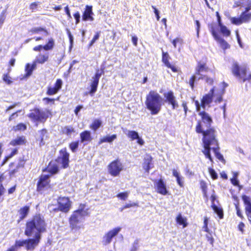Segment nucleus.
<instances>
[{
	"mask_svg": "<svg viewBox=\"0 0 251 251\" xmlns=\"http://www.w3.org/2000/svg\"><path fill=\"white\" fill-rule=\"evenodd\" d=\"M196 129L197 133L202 134V141L203 149L202 150V152L205 157L211 163H213V159L211 154V151L212 150L217 159L222 162L225 161L223 155L219 151L220 147L216 138V130L213 128L203 130L200 122L198 123Z\"/></svg>",
	"mask_w": 251,
	"mask_h": 251,
	"instance_id": "f257e3e1",
	"label": "nucleus"
},
{
	"mask_svg": "<svg viewBox=\"0 0 251 251\" xmlns=\"http://www.w3.org/2000/svg\"><path fill=\"white\" fill-rule=\"evenodd\" d=\"M47 224L43 216L38 214L28 219L25 224L24 233L27 237L33 236L39 243L42 234L46 231Z\"/></svg>",
	"mask_w": 251,
	"mask_h": 251,
	"instance_id": "f03ea898",
	"label": "nucleus"
},
{
	"mask_svg": "<svg viewBox=\"0 0 251 251\" xmlns=\"http://www.w3.org/2000/svg\"><path fill=\"white\" fill-rule=\"evenodd\" d=\"M147 109L151 115H157L161 111L163 105V98L156 91L151 90L147 95L145 100Z\"/></svg>",
	"mask_w": 251,
	"mask_h": 251,
	"instance_id": "7ed1b4c3",
	"label": "nucleus"
},
{
	"mask_svg": "<svg viewBox=\"0 0 251 251\" xmlns=\"http://www.w3.org/2000/svg\"><path fill=\"white\" fill-rule=\"evenodd\" d=\"M221 84L222 89L219 92L215 94V87H213L207 94L202 97L201 100V106L204 110L205 109L207 106L209 107L210 106L209 104L213 101L214 97H216L214 100L215 102L220 103L223 100V96L225 93L226 88L228 86V84L224 81Z\"/></svg>",
	"mask_w": 251,
	"mask_h": 251,
	"instance_id": "20e7f679",
	"label": "nucleus"
},
{
	"mask_svg": "<svg viewBox=\"0 0 251 251\" xmlns=\"http://www.w3.org/2000/svg\"><path fill=\"white\" fill-rule=\"evenodd\" d=\"M231 70L233 75L242 79L243 82H248L249 86L246 84L245 87L247 91L251 88V74L247 76V68L245 65L240 66L237 61L233 60Z\"/></svg>",
	"mask_w": 251,
	"mask_h": 251,
	"instance_id": "39448f33",
	"label": "nucleus"
},
{
	"mask_svg": "<svg viewBox=\"0 0 251 251\" xmlns=\"http://www.w3.org/2000/svg\"><path fill=\"white\" fill-rule=\"evenodd\" d=\"M84 212L83 208H79L73 213L69 219L70 227L74 233H77L80 228L79 224L83 219Z\"/></svg>",
	"mask_w": 251,
	"mask_h": 251,
	"instance_id": "423d86ee",
	"label": "nucleus"
},
{
	"mask_svg": "<svg viewBox=\"0 0 251 251\" xmlns=\"http://www.w3.org/2000/svg\"><path fill=\"white\" fill-rule=\"evenodd\" d=\"M105 68V62H103L100 65V69L96 70L94 75L92 77L90 84V90L89 91V94L91 96H93L97 91L100 79L101 76L104 74Z\"/></svg>",
	"mask_w": 251,
	"mask_h": 251,
	"instance_id": "0eeeda50",
	"label": "nucleus"
},
{
	"mask_svg": "<svg viewBox=\"0 0 251 251\" xmlns=\"http://www.w3.org/2000/svg\"><path fill=\"white\" fill-rule=\"evenodd\" d=\"M38 244L39 243L32 238L27 239L16 240L15 244L11 247H13L14 251H16L17 250L23 247H25L28 251H33Z\"/></svg>",
	"mask_w": 251,
	"mask_h": 251,
	"instance_id": "6e6552de",
	"label": "nucleus"
},
{
	"mask_svg": "<svg viewBox=\"0 0 251 251\" xmlns=\"http://www.w3.org/2000/svg\"><path fill=\"white\" fill-rule=\"evenodd\" d=\"M50 111L46 109L43 110L38 108H35L33 111L28 114V117L34 121L45 122L50 115Z\"/></svg>",
	"mask_w": 251,
	"mask_h": 251,
	"instance_id": "1a4fd4ad",
	"label": "nucleus"
},
{
	"mask_svg": "<svg viewBox=\"0 0 251 251\" xmlns=\"http://www.w3.org/2000/svg\"><path fill=\"white\" fill-rule=\"evenodd\" d=\"M58 207L55 208V211H59L63 213H68L71 208L72 202L68 197H59L57 200Z\"/></svg>",
	"mask_w": 251,
	"mask_h": 251,
	"instance_id": "9d476101",
	"label": "nucleus"
},
{
	"mask_svg": "<svg viewBox=\"0 0 251 251\" xmlns=\"http://www.w3.org/2000/svg\"><path fill=\"white\" fill-rule=\"evenodd\" d=\"M122 228L118 226L106 232L102 238V244L103 245L110 244L113 239L115 238L121 231Z\"/></svg>",
	"mask_w": 251,
	"mask_h": 251,
	"instance_id": "9b49d317",
	"label": "nucleus"
},
{
	"mask_svg": "<svg viewBox=\"0 0 251 251\" xmlns=\"http://www.w3.org/2000/svg\"><path fill=\"white\" fill-rule=\"evenodd\" d=\"M122 169V164L118 160H114L108 166V172L113 176H118Z\"/></svg>",
	"mask_w": 251,
	"mask_h": 251,
	"instance_id": "f8f14e48",
	"label": "nucleus"
},
{
	"mask_svg": "<svg viewBox=\"0 0 251 251\" xmlns=\"http://www.w3.org/2000/svg\"><path fill=\"white\" fill-rule=\"evenodd\" d=\"M209 30L213 37L219 43L222 49L225 50L229 48V44L224 39L221 38L213 25H211L209 26Z\"/></svg>",
	"mask_w": 251,
	"mask_h": 251,
	"instance_id": "ddd939ff",
	"label": "nucleus"
},
{
	"mask_svg": "<svg viewBox=\"0 0 251 251\" xmlns=\"http://www.w3.org/2000/svg\"><path fill=\"white\" fill-rule=\"evenodd\" d=\"M165 101L172 105L173 109H176L178 107V102L176 100L174 92L170 90L164 93Z\"/></svg>",
	"mask_w": 251,
	"mask_h": 251,
	"instance_id": "4468645a",
	"label": "nucleus"
},
{
	"mask_svg": "<svg viewBox=\"0 0 251 251\" xmlns=\"http://www.w3.org/2000/svg\"><path fill=\"white\" fill-rule=\"evenodd\" d=\"M154 186L158 193L164 196L168 194L169 191L167 190L166 182L162 178L154 182Z\"/></svg>",
	"mask_w": 251,
	"mask_h": 251,
	"instance_id": "2eb2a0df",
	"label": "nucleus"
},
{
	"mask_svg": "<svg viewBox=\"0 0 251 251\" xmlns=\"http://www.w3.org/2000/svg\"><path fill=\"white\" fill-rule=\"evenodd\" d=\"M94 15L93 6L92 5H86L82 12V20L84 22H92L94 20Z\"/></svg>",
	"mask_w": 251,
	"mask_h": 251,
	"instance_id": "dca6fc26",
	"label": "nucleus"
},
{
	"mask_svg": "<svg viewBox=\"0 0 251 251\" xmlns=\"http://www.w3.org/2000/svg\"><path fill=\"white\" fill-rule=\"evenodd\" d=\"M50 176L49 175H42L37 184V191L41 192L43 191L50 183L49 179Z\"/></svg>",
	"mask_w": 251,
	"mask_h": 251,
	"instance_id": "f3484780",
	"label": "nucleus"
},
{
	"mask_svg": "<svg viewBox=\"0 0 251 251\" xmlns=\"http://www.w3.org/2000/svg\"><path fill=\"white\" fill-rule=\"evenodd\" d=\"M59 152L60 156L58 157V160L61 161L63 168H67L69 166L70 154L66 148L61 150Z\"/></svg>",
	"mask_w": 251,
	"mask_h": 251,
	"instance_id": "a211bd4d",
	"label": "nucleus"
},
{
	"mask_svg": "<svg viewBox=\"0 0 251 251\" xmlns=\"http://www.w3.org/2000/svg\"><path fill=\"white\" fill-rule=\"evenodd\" d=\"M199 115L201 117L202 123L208 129L210 128L213 123V120L211 116L204 110L200 111ZM214 129V128H213ZM207 130V129H206Z\"/></svg>",
	"mask_w": 251,
	"mask_h": 251,
	"instance_id": "6ab92c4d",
	"label": "nucleus"
},
{
	"mask_svg": "<svg viewBox=\"0 0 251 251\" xmlns=\"http://www.w3.org/2000/svg\"><path fill=\"white\" fill-rule=\"evenodd\" d=\"M229 19L232 25H240L243 23H248L250 22L241 13L239 17L229 16Z\"/></svg>",
	"mask_w": 251,
	"mask_h": 251,
	"instance_id": "aec40b11",
	"label": "nucleus"
},
{
	"mask_svg": "<svg viewBox=\"0 0 251 251\" xmlns=\"http://www.w3.org/2000/svg\"><path fill=\"white\" fill-rule=\"evenodd\" d=\"M152 157L150 155H146L144 159L143 168L146 172L149 173L151 169L153 167Z\"/></svg>",
	"mask_w": 251,
	"mask_h": 251,
	"instance_id": "412c9836",
	"label": "nucleus"
},
{
	"mask_svg": "<svg viewBox=\"0 0 251 251\" xmlns=\"http://www.w3.org/2000/svg\"><path fill=\"white\" fill-rule=\"evenodd\" d=\"M48 131L46 129L44 128L38 131V140L40 141L39 145L40 147L45 144V141L48 140L49 138Z\"/></svg>",
	"mask_w": 251,
	"mask_h": 251,
	"instance_id": "4be33fe9",
	"label": "nucleus"
},
{
	"mask_svg": "<svg viewBox=\"0 0 251 251\" xmlns=\"http://www.w3.org/2000/svg\"><path fill=\"white\" fill-rule=\"evenodd\" d=\"M80 142L87 144L88 142L92 140L91 132L89 130H85L80 133Z\"/></svg>",
	"mask_w": 251,
	"mask_h": 251,
	"instance_id": "5701e85b",
	"label": "nucleus"
},
{
	"mask_svg": "<svg viewBox=\"0 0 251 251\" xmlns=\"http://www.w3.org/2000/svg\"><path fill=\"white\" fill-rule=\"evenodd\" d=\"M37 65L33 61L32 64L27 63L25 66V74L24 76V78L29 77L32 74L33 71L36 69Z\"/></svg>",
	"mask_w": 251,
	"mask_h": 251,
	"instance_id": "b1692460",
	"label": "nucleus"
},
{
	"mask_svg": "<svg viewBox=\"0 0 251 251\" xmlns=\"http://www.w3.org/2000/svg\"><path fill=\"white\" fill-rule=\"evenodd\" d=\"M123 132L130 139V141H134L138 138L139 135L135 130H128L126 128H122Z\"/></svg>",
	"mask_w": 251,
	"mask_h": 251,
	"instance_id": "393cba45",
	"label": "nucleus"
},
{
	"mask_svg": "<svg viewBox=\"0 0 251 251\" xmlns=\"http://www.w3.org/2000/svg\"><path fill=\"white\" fill-rule=\"evenodd\" d=\"M49 58V54L48 52H46L44 54L39 53L36 56L34 62L37 65V63L43 64L47 62Z\"/></svg>",
	"mask_w": 251,
	"mask_h": 251,
	"instance_id": "a878e982",
	"label": "nucleus"
},
{
	"mask_svg": "<svg viewBox=\"0 0 251 251\" xmlns=\"http://www.w3.org/2000/svg\"><path fill=\"white\" fill-rule=\"evenodd\" d=\"M75 128L71 125L65 126L61 127V132L64 135H66L68 137H71L72 134L75 132Z\"/></svg>",
	"mask_w": 251,
	"mask_h": 251,
	"instance_id": "bb28decb",
	"label": "nucleus"
},
{
	"mask_svg": "<svg viewBox=\"0 0 251 251\" xmlns=\"http://www.w3.org/2000/svg\"><path fill=\"white\" fill-rule=\"evenodd\" d=\"M117 137L116 134H114L111 135H107L105 136H103L102 138H100L98 142V144L101 145L103 143H108L110 144L112 143L113 141H114Z\"/></svg>",
	"mask_w": 251,
	"mask_h": 251,
	"instance_id": "cd10ccee",
	"label": "nucleus"
},
{
	"mask_svg": "<svg viewBox=\"0 0 251 251\" xmlns=\"http://www.w3.org/2000/svg\"><path fill=\"white\" fill-rule=\"evenodd\" d=\"M173 176L176 178L177 184L180 187H183L184 186V178L180 175V173L176 169L173 170Z\"/></svg>",
	"mask_w": 251,
	"mask_h": 251,
	"instance_id": "c85d7f7f",
	"label": "nucleus"
},
{
	"mask_svg": "<svg viewBox=\"0 0 251 251\" xmlns=\"http://www.w3.org/2000/svg\"><path fill=\"white\" fill-rule=\"evenodd\" d=\"M50 176L57 174L59 171V168L55 163L50 162L48 166L45 169Z\"/></svg>",
	"mask_w": 251,
	"mask_h": 251,
	"instance_id": "c756f323",
	"label": "nucleus"
},
{
	"mask_svg": "<svg viewBox=\"0 0 251 251\" xmlns=\"http://www.w3.org/2000/svg\"><path fill=\"white\" fill-rule=\"evenodd\" d=\"M242 200L246 206V213H251V199L247 195H243L242 197Z\"/></svg>",
	"mask_w": 251,
	"mask_h": 251,
	"instance_id": "7c9ffc66",
	"label": "nucleus"
},
{
	"mask_svg": "<svg viewBox=\"0 0 251 251\" xmlns=\"http://www.w3.org/2000/svg\"><path fill=\"white\" fill-rule=\"evenodd\" d=\"M204 75L201 76L200 74H197L196 72L195 74L192 76L189 80V85L191 87L192 90L194 89L195 87V83L197 81H199L200 79H203Z\"/></svg>",
	"mask_w": 251,
	"mask_h": 251,
	"instance_id": "2f4dec72",
	"label": "nucleus"
},
{
	"mask_svg": "<svg viewBox=\"0 0 251 251\" xmlns=\"http://www.w3.org/2000/svg\"><path fill=\"white\" fill-rule=\"evenodd\" d=\"M41 32H44V35L47 36L49 35V33L47 30L42 27H34L29 30V32L32 34H40Z\"/></svg>",
	"mask_w": 251,
	"mask_h": 251,
	"instance_id": "473e14b6",
	"label": "nucleus"
},
{
	"mask_svg": "<svg viewBox=\"0 0 251 251\" xmlns=\"http://www.w3.org/2000/svg\"><path fill=\"white\" fill-rule=\"evenodd\" d=\"M25 138L24 136H19L16 139L11 140L10 142V145L13 146L21 145L25 144Z\"/></svg>",
	"mask_w": 251,
	"mask_h": 251,
	"instance_id": "72a5a7b5",
	"label": "nucleus"
},
{
	"mask_svg": "<svg viewBox=\"0 0 251 251\" xmlns=\"http://www.w3.org/2000/svg\"><path fill=\"white\" fill-rule=\"evenodd\" d=\"M176 221L178 225L182 226L183 228L188 226L186 218L183 217L181 213H179L176 216Z\"/></svg>",
	"mask_w": 251,
	"mask_h": 251,
	"instance_id": "f704fd0d",
	"label": "nucleus"
},
{
	"mask_svg": "<svg viewBox=\"0 0 251 251\" xmlns=\"http://www.w3.org/2000/svg\"><path fill=\"white\" fill-rule=\"evenodd\" d=\"M102 121L99 119H95L90 125V128L94 131H96L102 126Z\"/></svg>",
	"mask_w": 251,
	"mask_h": 251,
	"instance_id": "c9c22d12",
	"label": "nucleus"
},
{
	"mask_svg": "<svg viewBox=\"0 0 251 251\" xmlns=\"http://www.w3.org/2000/svg\"><path fill=\"white\" fill-rule=\"evenodd\" d=\"M208 71V68L206 66L204 63H201L199 62L197 67L196 69V72L197 74H200L201 75H204L202 73L204 72H207Z\"/></svg>",
	"mask_w": 251,
	"mask_h": 251,
	"instance_id": "e433bc0d",
	"label": "nucleus"
},
{
	"mask_svg": "<svg viewBox=\"0 0 251 251\" xmlns=\"http://www.w3.org/2000/svg\"><path fill=\"white\" fill-rule=\"evenodd\" d=\"M29 212V206H25L20 208L19 211V213L20 214V220H22L25 218V217L27 216L28 213Z\"/></svg>",
	"mask_w": 251,
	"mask_h": 251,
	"instance_id": "4c0bfd02",
	"label": "nucleus"
},
{
	"mask_svg": "<svg viewBox=\"0 0 251 251\" xmlns=\"http://www.w3.org/2000/svg\"><path fill=\"white\" fill-rule=\"evenodd\" d=\"M55 46V41L52 38L48 39V42L45 45H43V50L46 51L52 50Z\"/></svg>",
	"mask_w": 251,
	"mask_h": 251,
	"instance_id": "58836bf2",
	"label": "nucleus"
},
{
	"mask_svg": "<svg viewBox=\"0 0 251 251\" xmlns=\"http://www.w3.org/2000/svg\"><path fill=\"white\" fill-rule=\"evenodd\" d=\"M170 57L169 53L167 52H164L163 49H162V61L166 67L170 66Z\"/></svg>",
	"mask_w": 251,
	"mask_h": 251,
	"instance_id": "ea45409f",
	"label": "nucleus"
},
{
	"mask_svg": "<svg viewBox=\"0 0 251 251\" xmlns=\"http://www.w3.org/2000/svg\"><path fill=\"white\" fill-rule=\"evenodd\" d=\"M212 208L214 212L216 213L219 219H222L224 217V213L222 208L218 207L215 204L212 205Z\"/></svg>",
	"mask_w": 251,
	"mask_h": 251,
	"instance_id": "a19ab883",
	"label": "nucleus"
},
{
	"mask_svg": "<svg viewBox=\"0 0 251 251\" xmlns=\"http://www.w3.org/2000/svg\"><path fill=\"white\" fill-rule=\"evenodd\" d=\"M238 173L237 172H233V176L232 178L230 179L231 183L235 186L239 187V190L242 188V186L239 185V181L238 179Z\"/></svg>",
	"mask_w": 251,
	"mask_h": 251,
	"instance_id": "79ce46f5",
	"label": "nucleus"
},
{
	"mask_svg": "<svg viewBox=\"0 0 251 251\" xmlns=\"http://www.w3.org/2000/svg\"><path fill=\"white\" fill-rule=\"evenodd\" d=\"M251 10V6L246 5L245 10L241 13L242 16H244L249 21L251 20V12H250Z\"/></svg>",
	"mask_w": 251,
	"mask_h": 251,
	"instance_id": "37998d69",
	"label": "nucleus"
},
{
	"mask_svg": "<svg viewBox=\"0 0 251 251\" xmlns=\"http://www.w3.org/2000/svg\"><path fill=\"white\" fill-rule=\"evenodd\" d=\"M220 32L225 36H228L230 34V31L223 24L218 25Z\"/></svg>",
	"mask_w": 251,
	"mask_h": 251,
	"instance_id": "c03bdc74",
	"label": "nucleus"
},
{
	"mask_svg": "<svg viewBox=\"0 0 251 251\" xmlns=\"http://www.w3.org/2000/svg\"><path fill=\"white\" fill-rule=\"evenodd\" d=\"M66 30L67 34L68 35L69 40V43H70L69 50H71L72 49L73 47L74 38L73 35L72 34L69 29L66 28Z\"/></svg>",
	"mask_w": 251,
	"mask_h": 251,
	"instance_id": "a18cd8bd",
	"label": "nucleus"
},
{
	"mask_svg": "<svg viewBox=\"0 0 251 251\" xmlns=\"http://www.w3.org/2000/svg\"><path fill=\"white\" fill-rule=\"evenodd\" d=\"M27 126L24 123L18 124L17 126H14L13 129L15 131H24L26 129Z\"/></svg>",
	"mask_w": 251,
	"mask_h": 251,
	"instance_id": "49530a36",
	"label": "nucleus"
},
{
	"mask_svg": "<svg viewBox=\"0 0 251 251\" xmlns=\"http://www.w3.org/2000/svg\"><path fill=\"white\" fill-rule=\"evenodd\" d=\"M58 91L54 86H48L47 91V95L49 96H52L58 92Z\"/></svg>",
	"mask_w": 251,
	"mask_h": 251,
	"instance_id": "de8ad7c7",
	"label": "nucleus"
},
{
	"mask_svg": "<svg viewBox=\"0 0 251 251\" xmlns=\"http://www.w3.org/2000/svg\"><path fill=\"white\" fill-rule=\"evenodd\" d=\"M79 146V141L72 142L69 144V148L73 152H75Z\"/></svg>",
	"mask_w": 251,
	"mask_h": 251,
	"instance_id": "09e8293b",
	"label": "nucleus"
},
{
	"mask_svg": "<svg viewBox=\"0 0 251 251\" xmlns=\"http://www.w3.org/2000/svg\"><path fill=\"white\" fill-rule=\"evenodd\" d=\"M63 81L62 79L58 78L56 79V82L54 85V87L58 90L59 91L62 86Z\"/></svg>",
	"mask_w": 251,
	"mask_h": 251,
	"instance_id": "8fccbe9b",
	"label": "nucleus"
},
{
	"mask_svg": "<svg viewBox=\"0 0 251 251\" xmlns=\"http://www.w3.org/2000/svg\"><path fill=\"white\" fill-rule=\"evenodd\" d=\"M208 172L213 179H216L218 178V174L213 168H209Z\"/></svg>",
	"mask_w": 251,
	"mask_h": 251,
	"instance_id": "3c124183",
	"label": "nucleus"
},
{
	"mask_svg": "<svg viewBox=\"0 0 251 251\" xmlns=\"http://www.w3.org/2000/svg\"><path fill=\"white\" fill-rule=\"evenodd\" d=\"M2 80L4 82L8 85L12 83V81L11 80V77L7 74L3 75Z\"/></svg>",
	"mask_w": 251,
	"mask_h": 251,
	"instance_id": "603ef678",
	"label": "nucleus"
},
{
	"mask_svg": "<svg viewBox=\"0 0 251 251\" xmlns=\"http://www.w3.org/2000/svg\"><path fill=\"white\" fill-rule=\"evenodd\" d=\"M100 37V32H97L94 36L93 37L92 40L90 41V43L89 44V48H90L92 47L94 44L96 42L97 40L99 39Z\"/></svg>",
	"mask_w": 251,
	"mask_h": 251,
	"instance_id": "864d4df0",
	"label": "nucleus"
},
{
	"mask_svg": "<svg viewBox=\"0 0 251 251\" xmlns=\"http://www.w3.org/2000/svg\"><path fill=\"white\" fill-rule=\"evenodd\" d=\"M6 10H3L0 14V25L2 26L3 25L6 16Z\"/></svg>",
	"mask_w": 251,
	"mask_h": 251,
	"instance_id": "5fc2aeb1",
	"label": "nucleus"
},
{
	"mask_svg": "<svg viewBox=\"0 0 251 251\" xmlns=\"http://www.w3.org/2000/svg\"><path fill=\"white\" fill-rule=\"evenodd\" d=\"M244 3H245V0H238L235 1L233 5V7L236 8L238 7H243Z\"/></svg>",
	"mask_w": 251,
	"mask_h": 251,
	"instance_id": "6e6d98bb",
	"label": "nucleus"
},
{
	"mask_svg": "<svg viewBox=\"0 0 251 251\" xmlns=\"http://www.w3.org/2000/svg\"><path fill=\"white\" fill-rule=\"evenodd\" d=\"M25 160L24 157H20L19 159V162L16 166V168L19 169L21 168H24L25 164Z\"/></svg>",
	"mask_w": 251,
	"mask_h": 251,
	"instance_id": "4d7b16f0",
	"label": "nucleus"
},
{
	"mask_svg": "<svg viewBox=\"0 0 251 251\" xmlns=\"http://www.w3.org/2000/svg\"><path fill=\"white\" fill-rule=\"evenodd\" d=\"M73 16L75 21V24L77 25L80 22V14L78 11H76L75 13L74 14Z\"/></svg>",
	"mask_w": 251,
	"mask_h": 251,
	"instance_id": "13d9d810",
	"label": "nucleus"
},
{
	"mask_svg": "<svg viewBox=\"0 0 251 251\" xmlns=\"http://www.w3.org/2000/svg\"><path fill=\"white\" fill-rule=\"evenodd\" d=\"M139 248V241L136 239L133 242L132 247L131 248L130 251H137Z\"/></svg>",
	"mask_w": 251,
	"mask_h": 251,
	"instance_id": "bf43d9fd",
	"label": "nucleus"
},
{
	"mask_svg": "<svg viewBox=\"0 0 251 251\" xmlns=\"http://www.w3.org/2000/svg\"><path fill=\"white\" fill-rule=\"evenodd\" d=\"M55 100L52 98H44L43 99V101L45 102L46 104H49L50 103L54 104Z\"/></svg>",
	"mask_w": 251,
	"mask_h": 251,
	"instance_id": "052dcab7",
	"label": "nucleus"
},
{
	"mask_svg": "<svg viewBox=\"0 0 251 251\" xmlns=\"http://www.w3.org/2000/svg\"><path fill=\"white\" fill-rule=\"evenodd\" d=\"M117 197L121 200H125L128 197V194L126 192H121L117 194Z\"/></svg>",
	"mask_w": 251,
	"mask_h": 251,
	"instance_id": "680f3d73",
	"label": "nucleus"
},
{
	"mask_svg": "<svg viewBox=\"0 0 251 251\" xmlns=\"http://www.w3.org/2000/svg\"><path fill=\"white\" fill-rule=\"evenodd\" d=\"M206 238L207 241L208 242H209L210 244L212 246H213V243H214V239L213 238V237L212 236V234H211V233L210 232L208 233V234H207L206 235Z\"/></svg>",
	"mask_w": 251,
	"mask_h": 251,
	"instance_id": "e2e57ef3",
	"label": "nucleus"
},
{
	"mask_svg": "<svg viewBox=\"0 0 251 251\" xmlns=\"http://www.w3.org/2000/svg\"><path fill=\"white\" fill-rule=\"evenodd\" d=\"M21 111H22L21 110H19L17 111L16 112L13 113V114H12L10 115V116L9 117V119H8L9 121H11L12 120H13L14 119H16L17 117H18V113H20Z\"/></svg>",
	"mask_w": 251,
	"mask_h": 251,
	"instance_id": "0e129e2a",
	"label": "nucleus"
},
{
	"mask_svg": "<svg viewBox=\"0 0 251 251\" xmlns=\"http://www.w3.org/2000/svg\"><path fill=\"white\" fill-rule=\"evenodd\" d=\"M201 188L203 193H205L207 189V185L204 181H201L200 182Z\"/></svg>",
	"mask_w": 251,
	"mask_h": 251,
	"instance_id": "69168bd1",
	"label": "nucleus"
},
{
	"mask_svg": "<svg viewBox=\"0 0 251 251\" xmlns=\"http://www.w3.org/2000/svg\"><path fill=\"white\" fill-rule=\"evenodd\" d=\"M203 79L205 80V82L208 84L212 85L213 83V79L205 75H204Z\"/></svg>",
	"mask_w": 251,
	"mask_h": 251,
	"instance_id": "338daca9",
	"label": "nucleus"
},
{
	"mask_svg": "<svg viewBox=\"0 0 251 251\" xmlns=\"http://www.w3.org/2000/svg\"><path fill=\"white\" fill-rule=\"evenodd\" d=\"M182 41V39L180 38H176V39H174L172 43L173 44L174 47L176 48V44L178 43H181Z\"/></svg>",
	"mask_w": 251,
	"mask_h": 251,
	"instance_id": "774afa93",
	"label": "nucleus"
}]
</instances>
